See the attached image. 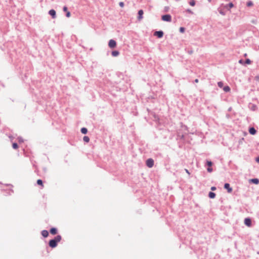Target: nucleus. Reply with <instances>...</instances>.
Returning <instances> with one entry per match:
<instances>
[{
    "label": "nucleus",
    "instance_id": "15",
    "mask_svg": "<svg viewBox=\"0 0 259 259\" xmlns=\"http://www.w3.org/2000/svg\"><path fill=\"white\" fill-rule=\"evenodd\" d=\"M119 55V52L117 51H114L112 52V55L114 57H116Z\"/></svg>",
    "mask_w": 259,
    "mask_h": 259
},
{
    "label": "nucleus",
    "instance_id": "26",
    "mask_svg": "<svg viewBox=\"0 0 259 259\" xmlns=\"http://www.w3.org/2000/svg\"><path fill=\"white\" fill-rule=\"evenodd\" d=\"M245 63L247 64H250L251 63V61L249 59H247L245 61Z\"/></svg>",
    "mask_w": 259,
    "mask_h": 259
},
{
    "label": "nucleus",
    "instance_id": "21",
    "mask_svg": "<svg viewBox=\"0 0 259 259\" xmlns=\"http://www.w3.org/2000/svg\"><path fill=\"white\" fill-rule=\"evenodd\" d=\"M246 5L247 7H251V6H253V3L251 1H249L247 3Z\"/></svg>",
    "mask_w": 259,
    "mask_h": 259
},
{
    "label": "nucleus",
    "instance_id": "2",
    "mask_svg": "<svg viewBox=\"0 0 259 259\" xmlns=\"http://www.w3.org/2000/svg\"><path fill=\"white\" fill-rule=\"evenodd\" d=\"M161 19L164 21L170 22L171 21V17L168 14L163 15Z\"/></svg>",
    "mask_w": 259,
    "mask_h": 259
},
{
    "label": "nucleus",
    "instance_id": "28",
    "mask_svg": "<svg viewBox=\"0 0 259 259\" xmlns=\"http://www.w3.org/2000/svg\"><path fill=\"white\" fill-rule=\"evenodd\" d=\"M70 15H71V14H70V12H69V11L67 12V13H66V17H70Z\"/></svg>",
    "mask_w": 259,
    "mask_h": 259
},
{
    "label": "nucleus",
    "instance_id": "8",
    "mask_svg": "<svg viewBox=\"0 0 259 259\" xmlns=\"http://www.w3.org/2000/svg\"><path fill=\"white\" fill-rule=\"evenodd\" d=\"M49 13L53 18L56 17V11L54 10H51Z\"/></svg>",
    "mask_w": 259,
    "mask_h": 259
},
{
    "label": "nucleus",
    "instance_id": "4",
    "mask_svg": "<svg viewBox=\"0 0 259 259\" xmlns=\"http://www.w3.org/2000/svg\"><path fill=\"white\" fill-rule=\"evenodd\" d=\"M109 47L111 48H114L116 46V41L113 39H110L108 43Z\"/></svg>",
    "mask_w": 259,
    "mask_h": 259
},
{
    "label": "nucleus",
    "instance_id": "36",
    "mask_svg": "<svg viewBox=\"0 0 259 259\" xmlns=\"http://www.w3.org/2000/svg\"><path fill=\"white\" fill-rule=\"evenodd\" d=\"M198 81H199V80H198V79H196L195 80V82L196 83H198Z\"/></svg>",
    "mask_w": 259,
    "mask_h": 259
},
{
    "label": "nucleus",
    "instance_id": "30",
    "mask_svg": "<svg viewBox=\"0 0 259 259\" xmlns=\"http://www.w3.org/2000/svg\"><path fill=\"white\" fill-rule=\"evenodd\" d=\"M207 171L209 172H211L212 171V168H211L210 167H208L207 168Z\"/></svg>",
    "mask_w": 259,
    "mask_h": 259
},
{
    "label": "nucleus",
    "instance_id": "22",
    "mask_svg": "<svg viewBox=\"0 0 259 259\" xmlns=\"http://www.w3.org/2000/svg\"><path fill=\"white\" fill-rule=\"evenodd\" d=\"M12 147H13V148L14 149H17V148H18V147L17 144V143H13V145H12Z\"/></svg>",
    "mask_w": 259,
    "mask_h": 259
},
{
    "label": "nucleus",
    "instance_id": "29",
    "mask_svg": "<svg viewBox=\"0 0 259 259\" xmlns=\"http://www.w3.org/2000/svg\"><path fill=\"white\" fill-rule=\"evenodd\" d=\"M229 7L230 8H232L234 7V5L233 4V3H231L229 4Z\"/></svg>",
    "mask_w": 259,
    "mask_h": 259
},
{
    "label": "nucleus",
    "instance_id": "38",
    "mask_svg": "<svg viewBox=\"0 0 259 259\" xmlns=\"http://www.w3.org/2000/svg\"><path fill=\"white\" fill-rule=\"evenodd\" d=\"M256 161L257 162H259V157H257L256 159Z\"/></svg>",
    "mask_w": 259,
    "mask_h": 259
},
{
    "label": "nucleus",
    "instance_id": "9",
    "mask_svg": "<svg viewBox=\"0 0 259 259\" xmlns=\"http://www.w3.org/2000/svg\"><path fill=\"white\" fill-rule=\"evenodd\" d=\"M249 132L251 135H255L256 133L255 129L254 127H251L249 129Z\"/></svg>",
    "mask_w": 259,
    "mask_h": 259
},
{
    "label": "nucleus",
    "instance_id": "19",
    "mask_svg": "<svg viewBox=\"0 0 259 259\" xmlns=\"http://www.w3.org/2000/svg\"><path fill=\"white\" fill-rule=\"evenodd\" d=\"M83 140L84 142L88 143L90 141V138L88 136H84L83 138Z\"/></svg>",
    "mask_w": 259,
    "mask_h": 259
},
{
    "label": "nucleus",
    "instance_id": "37",
    "mask_svg": "<svg viewBox=\"0 0 259 259\" xmlns=\"http://www.w3.org/2000/svg\"><path fill=\"white\" fill-rule=\"evenodd\" d=\"M187 12L190 13H192V11L190 10H188Z\"/></svg>",
    "mask_w": 259,
    "mask_h": 259
},
{
    "label": "nucleus",
    "instance_id": "35",
    "mask_svg": "<svg viewBox=\"0 0 259 259\" xmlns=\"http://www.w3.org/2000/svg\"><path fill=\"white\" fill-rule=\"evenodd\" d=\"M239 62L240 63V64H242L243 63V61L242 60H240L239 61Z\"/></svg>",
    "mask_w": 259,
    "mask_h": 259
},
{
    "label": "nucleus",
    "instance_id": "11",
    "mask_svg": "<svg viewBox=\"0 0 259 259\" xmlns=\"http://www.w3.org/2000/svg\"><path fill=\"white\" fill-rule=\"evenodd\" d=\"M143 11L142 10H140L138 12V15H139V16H138V19L139 20H141L142 19L143 17H142V15H143Z\"/></svg>",
    "mask_w": 259,
    "mask_h": 259
},
{
    "label": "nucleus",
    "instance_id": "31",
    "mask_svg": "<svg viewBox=\"0 0 259 259\" xmlns=\"http://www.w3.org/2000/svg\"><path fill=\"white\" fill-rule=\"evenodd\" d=\"M63 11L64 12H66V13H67V12H68L67 10V8L66 6L63 7Z\"/></svg>",
    "mask_w": 259,
    "mask_h": 259
},
{
    "label": "nucleus",
    "instance_id": "25",
    "mask_svg": "<svg viewBox=\"0 0 259 259\" xmlns=\"http://www.w3.org/2000/svg\"><path fill=\"white\" fill-rule=\"evenodd\" d=\"M119 5L120 7L123 8L124 7V4L123 2H121L119 3Z\"/></svg>",
    "mask_w": 259,
    "mask_h": 259
},
{
    "label": "nucleus",
    "instance_id": "14",
    "mask_svg": "<svg viewBox=\"0 0 259 259\" xmlns=\"http://www.w3.org/2000/svg\"><path fill=\"white\" fill-rule=\"evenodd\" d=\"M223 90L225 92H229L230 91V88L229 86H225L224 88H223Z\"/></svg>",
    "mask_w": 259,
    "mask_h": 259
},
{
    "label": "nucleus",
    "instance_id": "1",
    "mask_svg": "<svg viewBox=\"0 0 259 259\" xmlns=\"http://www.w3.org/2000/svg\"><path fill=\"white\" fill-rule=\"evenodd\" d=\"M62 237L60 235H57L54 239L49 241V246L52 248H55L57 246V243L61 240Z\"/></svg>",
    "mask_w": 259,
    "mask_h": 259
},
{
    "label": "nucleus",
    "instance_id": "23",
    "mask_svg": "<svg viewBox=\"0 0 259 259\" xmlns=\"http://www.w3.org/2000/svg\"><path fill=\"white\" fill-rule=\"evenodd\" d=\"M218 84L220 88H222L223 87V83L222 81L219 82Z\"/></svg>",
    "mask_w": 259,
    "mask_h": 259
},
{
    "label": "nucleus",
    "instance_id": "27",
    "mask_svg": "<svg viewBox=\"0 0 259 259\" xmlns=\"http://www.w3.org/2000/svg\"><path fill=\"white\" fill-rule=\"evenodd\" d=\"M180 31L181 32L183 33L184 32V31H185V28H183V27H181L180 28Z\"/></svg>",
    "mask_w": 259,
    "mask_h": 259
},
{
    "label": "nucleus",
    "instance_id": "32",
    "mask_svg": "<svg viewBox=\"0 0 259 259\" xmlns=\"http://www.w3.org/2000/svg\"><path fill=\"white\" fill-rule=\"evenodd\" d=\"M211 190H212V191H214L216 190V188L215 187H212L211 188Z\"/></svg>",
    "mask_w": 259,
    "mask_h": 259
},
{
    "label": "nucleus",
    "instance_id": "12",
    "mask_svg": "<svg viewBox=\"0 0 259 259\" xmlns=\"http://www.w3.org/2000/svg\"><path fill=\"white\" fill-rule=\"evenodd\" d=\"M50 233L52 235H55L57 233V230L56 228H52L50 230Z\"/></svg>",
    "mask_w": 259,
    "mask_h": 259
},
{
    "label": "nucleus",
    "instance_id": "33",
    "mask_svg": "<svg viewBox=\"0 0 259 259\" xmlns=\"http://www.w3.org/2000/svg\"><path fill=\"white\" fill-rule=\"evenodd\" d=\"M255 79H256V80H259V75L256 76L255 77Z\"/></svg>",
    "mask_w": 259,
    "mask_h": 259
},
{
    "label": "nucleus",
    "instance_id": "3",
    "mask_svg": "<svg viewBox=\"0 0 259 259\" xmlns=\"http://www.w3.org/2000/svg\"><path fill=\"white\" fill-rule=\"evenodd\" d=\"M146 165L148 167L151 168L154 165V160L151 158H149L146 161Z\"/></svg>",
    "mask_w": 259,
    "mask_h": 259
},
{
    "label": "nucleus",
    "instance_id": "16",
    "mask_svg": "<svg viewBox=\"0 0 259 259\" xmlns=\"http://www.w3.org/2000/svg\"><path fill=\"white\" fill-rule=\"evenodd\" d=\"M251 181L255 184H258L259 183V180L257 179H251Z\"/></svg>",
    "mask_w": 259,
    "mask_h": 259
},
{
    "label": "nucleus",
    "instance_id": "6",
    "mask_svg": "<svg viewBox=\"0 0 259 259\" xmlns=\"http://www.w3.org/2000/svg\"><path fill=\"white\" fill-rule=\"evenodd\" d=\"M244 224L245 225H246L247 227H251V221L250 219L249 218H246L244 220Z\"/></svg>",
    "mask_w": 259,
    "mask_h": 259
},
{
    "label": "nucleus",
    "instance_id": "17",
    "mask_svg": "<svg viewBox=\"0 0 259 259\" xmlns=\"http://www.w3.org/2000/svg\"><path fill=\"white\" fill-rule=\"evenodd\" d=\"M81 132L83 134H86L88 132V130L85 127H82L81 129Z\"/></svg>",
    "mask_w": 259,
    "mask_h": 259
},
{
    "label": "nucleus",
    "instance_id": "13",
    "mask_svg": "<svg viewBox=\"0 0 259 259\" xmlns=\"http://www.w3.org/2000/svg\"><path fill=\"white\" fill-rule=\"evenodd\" d=\"M215 196V194L213 192H210L209 193V197L210 198H214Z\"/></svg>",
    "mask_w": 259,
    "mask_h": 259
},
{
    "label": "nucleus",
    "instance_id": "34",
    "mask_svg": "<svg viewBox=\"0 0 259 259\" xmlns=\"http://www.w3.org/2000/svg\"><path fill=\"white\" fill-rule=\"evenodd\" d=\"M185 171H186V172L187 174H188L189 175H190V172H189V171H188V169H185Z\"/></svg>",
    "mask_w": 259,
    "mask_h": 259
},
{
    "label": "nucleus",
    "instance_id": "10",
    "mask_svg": "<svg viewBox=\"0 0 259 259\" xmlns=\"http://www.w3.org/2000/svg\"><path fill=\"white\" fill-rule=\"evenodd\" d=\"M41 235L44 237H47L49 235V232L47 230H42L41 231Z\"/></svg>",
    "mask_w": 259,
    "mask_h": 259
},
{
    "label": "nucleus",
    "instance_id": "24",
    "mask_svg": "<svg viewBox=\"0 0 259 259\" xmlns=\"http://www.w3.org/2000/svg\"><path fill=\"white\" fill-rule=\"evenodd\" d=\"M207 165L209 166V167H211L212 163L211 161H207Z\"/></svg>",
    "mask_w": 259,
    "mask_h": 259
},
{
    "label": "nucleus",
    "instance_id": "18",
    "mask_svg": "<svg viewBox=\"0 0 259 259\" xmlns=\"http://www.w3.org/2000/svg\"><path fill=\"white\" fill-rule=\"evenodd\" d=\"M37 184L40 186H41L42 187H44L43 183L42 180L39 179L37 181Z\"/></svg>",
    "mask_w": 259,
    "mask_h": 259
},
{
    "label": "nucleus",
    "instance_id": "7",
    "mask_svg": "<svg viewBox=\"0 0 259 259\" xmlns=\"http://www.w3.org/2000/svg\"><path fill=\"white\" fill-rule=\"evenodd\" d=\"M224 188L227 190L228 193H231L232 192V188L230 187L229 184L226 183L224 185Z\"/></svg>",
    "mask_w": 259,
    "mask_h": 259
},
{
    "label": "nucleus",
    "instance_id": "20",
    "mask_svg": "<svg viewBox=\"0 0 259 259\" xmlns=\"http://www.w3.org/2000/svg\"><path fill=\"white\" fill-rule=\"evenodd\" d=\"M189 4L191 6H194L195 5V2L194 0H192L190 2Z\"/></svg>",
    "mask_w": 259,
    "mask_h": 259
},
{
    "label": "nucleus",
    "instance_id": "5",
    "mask_svg": "<svg viewBox=\"0 0 259 259\" xmlns=\"http://www.w3.org/2000/svg\"><path fill=\"white\" fill-rule=\"evenodd\" d=\"M154 35L157 36L158 38H161L163 35V32L162 31H155Z\"/></svg>",
    "mask_w": 259,
    "mask_h": 259
}]
</instances>
